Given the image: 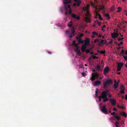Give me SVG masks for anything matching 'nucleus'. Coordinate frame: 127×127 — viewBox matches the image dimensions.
I'll return each instance as SVG.
<instances>
[{"label": "nucleus", "mask_w": 127, "mask_h": 127, "mask_svg": "<svg viewBox=\"0 0 127 127\" xmlns=\"http://www.w3.org/2000/svg\"><path fill=\"white\" fill-rule=\"evenodd\" d=\"M65 1L64 2V9L65 11V14L66 15L68 14L67 11L68 10V9L67 8V7L66 5L68 3H70L71 0H64Z\"/></svg>", "instance_id": "f257e3e1"}, {"label": "nucleus", "mask_w": 127, "mask_h": 127, "mask_svg": "<svg viewBox=\"0 0 127 127\" xmlns=\"http://www.w3.org/2000/svg\"><path fill=\"white\" fill-rule=\"evenodd\" d=\"M92 77L90 78V79L92 81H93L95 80V78L98 79L99 76V74L97 72H93L92 73Z\"/></svg>", "instance_id": "f03ea898"}, {"label": "nucleus", "mask_w": 127, "mask_h": 127, "mask_svg": "<svg viewBox=\"0 0 127 127\" xmlns=\"http://www.w3.org/2000/svg\"><path fill=\"white\" fill-rule=\"evenodd\" d=\"M113 83V81L110 79H109L106 80V82L104 83L103 87L105 89L107 87V85H110Z\"/></svg>", "instance_id": "7ed1b4c3"}, {"label": "nucleus", "mask_w": 127, "mask_h": 127, "mask_svg": "<svg viewBox=\"0 0 127 127\" xmlns=\"http://www.w3.org/2000/svg\"><path fill=\"white\" fill-rule=\"evenodd\" d=\"M101 111L103 113H104L105 114H108V113H107V109L106 106L105 105H103L102 107V108L101 110Z\"/></svg>", "instance_id": "20e7f679"}, {"label": "nucleus", "mask_w": 127, "mask_h": 127, "mask_svg": "<svg viewBox=\"0 0 127 127\" xmlns=\"http://www.w3.org/2000/svg\"><path fill=\"white\" fill-rule=\"evenodd\" d=\"M86 17L85 18V20L87 22H90L91 21L89 17L90 15L88 12H87L86 14Z\"/></svg>", "instance_id": "39448f33"}, {"label": "nucleus", "mask_w": 127, "mask_h": 127, "mask_svg": "<svg viewBox=\"0 0 127 127\" xmlns=\"http://www.w3.org/2000/svg\"><path fill=\"white\" fill-rule=\"evenodd\" d=\"M100 96L102 99L105 98L107 97V93L106 91H103L101 93Z\"/></svg>", "instance_id": "423d86ee"}, {"label": "nucleus", "mask_w": 127, "mask_h": 127, "mask_svg": "<svg viewBox=\"0 0 127 127\" xmlns=\"http://www.w3.org/2000/svg\"><path fill=\"white\" fill-rule=\"evenodd\" d=\"M110 101L111 103V104L113 106L115 105L116 104V100L114 98H110Z\"/></svg>", "instance_id": "0eeeda50"}, {"label": "nucleus", "mask_w": 127, "mask_h": 127, "mask_svg": "<svg viewBox=\"0 0 127 127\" xmlns=\"http://www.w3.org/2000/svg\"><path fill=\"white\" fill-rule=\"evenodd\" d=\"M123 63H119L117 67V71H119L121 70V68L123 67Z\"/></svg>", "instance_id": "6e6552de"}, {"label": "nucleus", "mask_w": 127, "mask_h": 127, "mask_svg": "<svg viewBox=\"0 0 127 127\" xmlns=\"http://www.w3.org/2000/svg\"><path fill=\"white\" fill-rule=\"evenodd\" d=\"M112 37L113 38H116L118 36L119 34L117 32H115L111 34Z\"/></svg>", "instance_id": "1a4fd4ad"}, {"label": "nucleus", "mask_w": 127, "mask_h": 127, "mask_svg": "<svg viewBox=\"0 0 127 127\" xmlns=\"http://www.w3.org/2000/svg\"><path fill=\"white\" fill-rule=\"evenodd\" d=\"M109 68L108 67H106L103 70V73L105 74L107 73H108L109 71Z\"/></svg>", "instance_id": "9d476101"}, {"label": "nucleus", "mask_w": 127, "mask_h": 127, "mask_svg": "<svg viewBox=\"0 0 127 127\" xmlns=\"http://www.w3.org/2000/svg\"><path fill=\"white\" fill-rule=\"evenodd\" d=\"M90 39L89 38H87L84 40V44L86 45H88L90 43Z\"/></svg>", "instance_id": "9b49d317"}, {"label": "nucleus", "mask_w": 127, "mask_h": 127, "mask_svg": "<svg viewBox=\"0 0 127 127\" xmlns=\"http://www.w3.org/2000/svg\"><path fill=\"white\" fill-rule=\"evenodd\" d=\"M86 48V45L85 44H83L81 47V50L83 52H84L85 51V49Z\"/></svg>", "instance_id": "f8f14e48"}, {"label": "nucleus", "mask_w": 127, "mask_h": 127, "mask_svg": "<svg viewBox=\"0 0 127 127\" xmlns=\"http://www.w3.org/2000/svg\"><path fill=\"white\" fill-rule=\"evenodd\" d=\"M71 16L72 17L74 18L77 19L78 20H79L80 19V17L79 16L76 15L74 14H72Z\"/></svg>", "instance_id": "ddd939ff"}, {"label": "nucleus", "mask_w": 127, "mask_h": 127, "mask_svg": "<svg viewBox=\"0 0 127 127\" xmlns=\"http://www.w3.org/2000/svg\"><path fill=\"white\" fill-rule=\"evenodd\" d=\"M101 82L99 80H96L94 82V85L95 86L99 85L101 84Z\"/></svg>", "instance_id": "4468645a"}, {"label": "nucleus", "mask_w": 127, "mask_h": 127, "mask_svg": "<svg viewBox=\"0 0 127 127\" xmlns=\"http://www.w3.org/2000/svg\"><path fill=\"white\" fill-rule=\"evenodd\" d=\"M77 39L78 40V45H79L80 43L82 44L84 42V40H81L80 39H79L78 37L77 36L76 37Z\"/></svg>", "instance_id": "2eb2a0df"}, {"label": "nucleus", "mask_w": 127, "mask_h": 127, "mask_svg": "<svg viewBox=\"0 0 127 127\" xmlns=\"http://www.w3.org/2000/svg\"><path fill=\"white\" fill-rule=\"evenodd\" d=\"M106 43H107V41L106 40H101V42H99V45H100L101 44L103 45Z\"/></svg>", "instance_id": "dca6fc26"}, {"label": "nucleus", "mask_w": 127, "mask_h": 127, "mask_svg": "<svg viewBox=\"0 0 127 127\" xmlns=\"http://www.w3.org/2000/svg\"><path fill=\"white\" fill-rule=\"evenodd\" d=\"M75 32V31L74 30H73L72 31L71 34L69 36L70 38H71L73 36H74L75 35L74 33Z\"/></svg>", "instance_id": "f3484780"}, {"label": "nucleus", "mask_w": 127, "mask_h": 127, "mask_svg": "<svg viewBox=\"0 0 127 127\" xmlns=\"http://www.w3.org/2000/svg\"><path fill=\"white\" fill-rule=\"evenodd\" d=\"M118 83L117 82H116L114 83V88L115 89H117L118 87Z\"/></svg>", "instance_id": "a211bd4d"}, {"label": "nucleus", "mask_w": 127, "mask_h": 127, "mask_svg": "<svg viewBox=\"0 0 127 127\" xmlns=\"http://www.w3.org/2000/svg\"><path fill=\"white\" fill-rule=\"evenodd\" d=\"M105 6L104 5H102L101 4L99 6V8L100 10H104Z\"/></svg>", "instance_id": "6ab92c4d"}, {"label": "nucleus", "mask_w": 127, "mask_h": 127, "mask_svg": "<svg viewBox=\"0 0 127 127\" xmlns=\"http://www.w3.org/2000/svg\"><path fill=\"white\" fill-rule=\"evenodd\" d=\"M121 114L124 116L126 118L127 117V114L125 112H122L121 113Z\"/></svg>", "instance_id": "aec40b11"}, {"label": "nucleus", "mask_w": 127, "mask_h": 127, "mask_svg": "<svg viewBox=\"0 0 127 127\" xmlns=\"http://www.w3.org/2000/svg\"><path fill=\"white\" fill-rule=\"evenodd\" d=\"M95 68L96 69V70L98 71H99L100 70V66L99 65H97L96 67H95Z\"/></svg>", "instance_id": "412c9836"}, {"label": "nucleus", "mask_w": 127, "mask_h": 127, "mask_svg": "<svg viewBox=\"0 0 127 127\" xmlns=\"http://www.w3.org/2000/svg\"><path fill=\"white\" fill-rule=\"evenodd\" d=\"M76 3L77 6H80V4L81 3V1L80 0H79Z\"/></svg>", "instance_id": "4be33fe9"}, {"label": "nucleus", "mask_w": 127, "mask_h": 127, "mask_svg": "<svg viewBox=\"0 0 127 127\" xmlns=\"http://www.w3.org/2000/svg\"><path fill=\"white\" fill-rule=\"evenodd\" d=\"M92 34L93 35H96L97 36H98V33L95 31L93 32H92Z\"/></svg>", "instance_id": "5701e85b"}, {"label": "nucleus", "mask_w": 127, "mask_h": 127, "mask_svg": "<svg viewBox=\"0 0 127 127\" xmlns=\"http://www.w3.org/2000/svg\"><path fill=\"white\" fill-rule=\"evenodd\" d=\"M72 45L73 46H76L77 45H78V44H76V42L75 40H74L73 41V43L72 44Z\"/></svg>", "instance_id": "b1692460"}, {"label": "nucleus", "mask_w": 127, "mask_h": 127, "mask_svg": "<svg viewBox=\"0 0 127 127\" xmlns=\"http://www.w3.org/2000/svg\"><path fill=\"white\" fill-rule=\"evenodd\" d=\"M96 13L97 15H98V18L100 20H102V18L101 15L100 14H98L97 12H96Z\"/></svg>", "instance_id": "393cba45"}, {"label": "nucleus", "mask_w": 127, "mask_h": 127, "mask_svg": "<svg viewBox=\"0 0 127 127\" xmlns=\"http://www.w3.org/2000/svg\"><path fill=\"white\" fill-rule=\"evenodd\" d=\"M103 99H104L103 100V102H106L109 100V99L107 97H105V98H103Z\"/></svg>", "instance_id": "a878e982"}, {"label": "nucleus", "mask_w": 127, "mask_h": 127, "mask_svg": "<svg viewBox=\"0 0 127 127\" xmlns=\"http://www.w3.org/2000/svg\"><path fill=\"white\" fill-rule=\"evenodd\" d=\"M117 9H118V10L117 11V12H119L121 11L122 10V8L121 7H118Z\"/></svg>", "instance_id": "bb28decb"}, {"label": "nucleus", "mask_w": 127, "mask_h": 127, "mask_svg": "<svg viewBox=\"0 0 127 127\" xmlns=\"http://www.w3.org/2000/svg\"><path fill=\"white\" fill-rule=\"evenodd\" d=\"M114 117L118 120H119L120 119V117L119 116L117 115H115L114 116Z\"/></svg>", "instance_id": "cd10ccee"}, {"label": "nucleus", "mask_w": 127, "mask_h": 127, "mask_svg": "<svg viewBox=\"0 0 127 127\" xmlns=\"http://www.w3.org/2000/svg\"><path fill=\"white\" fill-rule=\"evenodd\" d=\"M95 23L96 24H97L99 26H100L101 25V23L100 22H99L98 20H96L95 22Z\"/></svg>", "instance_id": "c85d7f7f"}, {"label": "nucleus", "mask_w": 127, "mask_h": 127, "mask_svg": "<svg viewBox=\"0 0 127 127\" xmlns=\"http://www.w3.org/2000/svg\"><path fill=\"white\" fill-rule=\"evenodd\" d=\"M105 16L106 17H107L108 19H110V18L109 14L108 13H106L105 14Z\"/></svg>", "instance_id": "c756f323"}, {"label": "nucleus", "mask_w": 127, "mask_h": 127, "mask_svg": "<svg viewBox=\"0 0 127 127\" xmlns=\"http://www.w3.org/2000/svg\"><path fill=\"white\" fill-rule=\"evenodd\" d=\"M113 40H112V39H111V40H110V41L109 42H107V44H112L113 43Z\"/></svg>", "instance_id": "7c9ffc66"}, {"label": "nucleus", "mask_w": 127, "mask_h": 127, "mask_svg": "<svg viewBox=\"0 0 127 127\" xmlns=\"http://www.w3.org/2000/svg\"><path fill=\"white\" fill-rule=\"evenodd\" d=\"M120 93L121 94H124L125 93V91L124 90V89H123L121 90L120 91Z\"/></svg>", "instance_id": "2f4dec72"}, {"label": "nucleus", "mask_w": 127, "mask_h": 127, "mask_svg": "<svg viewBox=\"0 0 127 127\" xmlns=\"http://www.w3.org/2000/svg\"><path fill=\"white\" fill-rule=\"evenodd\" d=\"M124 39V38L123 37H122L121 38H118V40L119 41H123Z\"/></svg>", "instance_id": "473e14b6"}, {"label": "nucleus", "mask_w": 127, "mask_h": 127, "mask_svg": "<svg viewBox=\"0 0 127 127\" xmlns=\"http://www.w3.org/2000/svg\"><path fill=\"white\" fill-rule=\"evenodd\" d=\"M115 9V7L114 6H112V7L110 8V11H113Z\"/></svg>", "instance_id": "72a5a7b5"}, {"label": "nucleus", "mask_w": 127, "mask_h": 127, "mask_svg": "<svg viewBox=\"0 0 127 127\" xmlns=\"http://www.w3.org/2000/svg\"><path fill=\"white\" fill-rule=\"evenodd\" d=\"M76 51L77 52V54H79V55H80L81 53H80V50L77 49L76 50Z\"/></svg>", "instance_id": "f704fd0d"}, {"label": "nucleus", "mask_w": 127, "mask_h": 127, "mask_svg": "<svg viewBox=\"0 0 127 127\" xmlns=\"http://www.w3.org/2000/svg\"><path fill=\"white\" fill-rule=\"evenodd\" d=\"M123 57L124 59V60L125 61H127V56H125L124 55L123 56Z\"/></svg>", "instance_id": "c9c22d12"}, {"label": "nucleus", "mask_w": 127, "mask_h": 127, "mask_svg": "<svg viewBox=\"0 0 127 127\" xmlns=\"http://www.w3.org/2000/svg\"><path fill=\"white\" fill-rule=\"evenodd\" d=\"M123 44V43L122 42H121L120 43H118V44H117V46H119L121 45H122Z\"/></svg>", "instance_id": "e433bc0d"}, {"label": "nucleus", "mask_w": 127, "mask_h": 127, "mask_svg": "<svg viewBox=\"0 0 127 127\" xmlns=\"http://www.w3.org/2000/svg\"><path fill=\"white\" fill-rule=\"evenodd\" d=\"M118 108H120L122 109H124L125 108L124 106H121L119 105H118Z\"/></svg>", "instance_id": "4c0bfd02"}, {"label": "nucleus", "mask_w": 127, "mask_h": 127, "mask_svg": "<svg viewBox=\"0 0 127 127\" xmlns=\"http://www.w3.org/2000/svg\"><path fill=\"white\" fill-rule=\"evenodd\" d=\"M81 74L82 76H85L86 75V74L84 72H82Z\"/></svg>", "instance_id": "58836bf2"}, {"label": "nucleus", "mask_w": 127, "mask_h": 127, "mask_svg": "<svg viewBox=\"0 0 127 127\" xmlns=\"http://www.w3.org/2000/svg\"><path fill=\"white\" fill-rule=\"evenodd\" d=\"M124 86L123 85H121L120 87V89L121 90L124 89Z\"/></svg>", "instance_id": "ea45409f"}, {"label": "nucleus", "mask_w": 127, "mask_h": 127, "mask_svg": "<svg viewBox=\"0 0 127 127\" xmlns=\"http://www.w3.org/2000/svg\"><path fill=\"white\" fill-rule=\"evenodd\" d=\"M98 98L100 101L102 100V99H101V98H102V97L100 96H98Z\"/></svg>", "instance_id": "a19ab883"}, {"label": "nucleus", "mask_w": 127, "mask_h": 127, "mask_svg": "<svg viewBox=\"0 0 127 127\" xmlns=\"http://www.w3.org/2000/svg\"><path fill=\"white\" fill-rule=\"evenodd\" d=\"M94 42L95 43H96V42H99V39H96L94 40Z\"/></svg>", "instance_id": "79ce46f5"}, {"label": "nucleus", "mask_w": 127, "mask_h": 127, "mask_svg": "<svg viewBox=\"0 0 127 127\" xmlns=\"http://www.w3.org/2000/svg\"><path fill=\"white\" fill-rule=\"evenodd\" d=\"M124 50H121V53L124 54Z\"/></svg>", "instance_id": "37998d69"}, {"label": "nucleus", "mask_w": 127, "mask_h": 127, "mask_svg": "<svg viewBox=\"0 0 127 127\" xmlns=\"http://www.w3.org/2000/svg\"><path fill=\"white\" fill-rule=\"evenodd\" d=\"M67 4H66V5L67 7V8L68 9V8H70V7H71V6L70 5H68L67 6Z\"/></svg>", "instance_id": "c03bdc74"}, {"label": "nucleus", "mask_w": 127, "mask_h": 127, "mask_svg": "<svg viewBox=\"0 0 127 127\" xmlns=\"http://www.w3.org/2000/svg\"><path fill=\"white\" fill-rule=\"evenodd\" d=\"M91 57L94 59H95L96 56H95L93 55H91Z\"/></svg>", "instance_id": "a18cd8bd"}, {"label": "nucleus", "mask_w": 127, "mask_h": 127, "mask_svg": "<svg viewBox=\"0 0 127 127\" xmlns=\"http://www.w3.org/2000/svg\"><path fill=\"white\" fill-rule=\"evenodd\" d=\"M72 13V11L71 9H70L68 13L70 15H71V14Z\"/></svg>", "instance_id": "49530a36"}, {"label": "nucleus", "mask_w": 127, "mask_h": 127, "mask_svg": "<svg viewBox=\"0 0 127 127\" xmlns=\"http://www.w3.org/2000/svg\"><path fill=\"white\" fill-rule=\"evenodd\" d=\"M105 53V51H102L100 52V53L101 54H104Z\"/></svg>", "instance_id": "de8ad7c7"}, {"label": "nucleus", "mask_w": 127, "mask_h": 127, "mask_svg": "<svg viewBox=\"0 0 127 127\" xmlns=\"http://www.w3.org/2000/svg\"><path fill=\"white\" fill-rule=\"evenodd\" d=\"M72 24L70 23V24H68V25L70 27H71L72 26Z\"/></svg>", "instance_id": "09e8293b"}, {"label": "nucleus", "mask_w": 127, "mask_h": 127, "mask_svg": "<svg viewBox=\"0 0 127 127\" xmlns=\"http://www.w3.org/2000/svg\"><path fill=\"white\" fill-rule=\"evenodd\" d=\"M111 114L112 115H115L116 113L115 112H113L111 113Z\"/></svg>", "instance_id": "8fccbe9b"}, {"label": "nucleus", "mask_w": 127, "mask_h": 127, "mask_svg": "<svg viewBox=\"0 0 127 127\" xmlns=\"http://www.w3.org/2000/svg\"><path fill=\"white\" fill-rule=\"evenodd\" d=\"M86 52L87 53H89L90 52V51L88 49L86 51Z\"/></svg>", "instance_id": "3c124183"}, {"label": "nucleus", "mask_w": 127, "mask_h": 127, "mask_svg": "<svg viewBox=\"0 0 127 127\" xmlns=\"http://www.w3.org/2000/svg\"><path fill=\"white\" fill-rule=\"evenodd\" d=\"M98 93L97 91H95V95L96 96H98L97 94Z\"/></svg>", "instance_id": "603ef678"}, {"label": "nucleus", "mask_w": 127, "mask_h": 127, "mask_svg": "<svg viewBox=\"0 0 127 127\" xmlns=\"http://www.w3.org/2000/svg\"><path fill=\"white\" fill-rule=\"evenodd\" d=\"M83 36L84 34L82 33L80 34L79 35V36L80 37H82Z\"/></svg>", "instance_id": "864d4df0"}, {"label": "nucleus", "mask_w": 127, "mask_h": 127, "mask_svg": "<svg viewBox=\"0 0 127 127\" xmlns=\"http://www.w3.org/2000/svg\"><path fill=\"white\" fill-rule=\"evenodd\" d=\"M59 11L61 13L63 12V10L62 8H60L59 9Z\"/></svg>", "instance_id": "5fc2aeb1"}, {"label": "nucleus", "mask_w": 127, "mask_h": 127, "mask_svg": "<svg viewBox=\"0 0 127 127\" xmlns=\"http://www.w3.org/2000/svg\"><path fill=\"white\" fill-rule=\"evenodd\" d=\"M87 9V8L86 7H85L83 8V10L84 11H86Z\"/></svg>", "instance_id": "6e6d98bb"}, {"label": "nucleus", "mask_w": 127, "mask_h": 127, "mask_svg": "<svg viewBox=\"0 0 127 127\" xmlns=\"http://www.w3.org/2000/svg\"><path fill=\"white\" fill-rule=\"evenodd\" d=\"M107 95H109V97H111L112 96V95H111L109 94V93H107Z\"/></svg>", "instance_id": "4d7b16f0"}, {"label": "nucleus", "mask_w": 127, "mask_h": 127, "mask_svg": "<svg viewBox=\"0 0 127 127\" xmlns=\"http://www.w3.org/2000/svg\"><path fill=\"white\" fill-rule=\"evenodd\" d=\"M113 110L114 111H117V109L115 108H114L113 109Z\"/></svg>", "instance_id": "13d9d810"}, {"label": "nucleus", "mask_w": 127, "mask_h": 127, "mask_svg": "<svg viewBox=\"0 0 127 127\" xmlns=\"http://www.w3.org/2000/svg\"><path fill=\"white\" fill-rule=\"evenodd\" d=\"M119 124V122H118V121H116V122L115 123V125H118V124Z\"/></svg>", "instance_id": "bf43d9fd"}, {"label": "nucleus", "mask_w": 127, "mask_h": 127, "mask_svg": "<svg viewBox=\"0 0 127 127\" xmlns=\"http://www.w3.org/2000/svg\"><path fill=\"white\" fill-rule=\"evenodd\" d=\"M121 48V47L120 46H119L118 47H117L116 48L118 50L120 49Z\"/></svg>", "instance_id": "052dcab7"}, {"label": "nucleus", "mask_w": 127, "mask_h": 127, "mask_svg": "<svg viewBox=\"0 0 127 127\" xmlns=\"http://www.w3.org/2000/svg\"><path fill=\"white\" fill-rule=\"evenodd\" d=\"M47 52H48V53L49 54L51 55L52 54V53L50 51H48Z\"/></svg>", "instance_id": "680f3d73"}, {"label": "nucleus", "mask_w": 127, "mask_h": 127, "mask_svg": "<svg viewBox=\"0 0 127 127\" xmlns=\"http://www.w3.org/2000/svg\"><path fill=\"white\" fill-rule=\"evenodd\" d=\"M73 6H77L76 3H74L73 4Z\"/></svg>", "instance_id": "e2e57ef3"}, {"label": "nucleus", "mask_w": 127, "mask_h": 127, "mask_svg": "<svg viewBox=\"0 0 127 127\" xmlns=\"http://www.w3.org/2000/svg\"><path fill=\"white\" fill-rule=\"evenodd\" d=\"M124 54L127 55V50L125 52Z\"/></svg>", "instance_id": "0e129e2a"}, {"label": "nucleus", "mask_w": 127, "mask_h": 127, "mask_svg": "<svg viewBox=\"0 0 127 127\" xmlns=\"http://www.w3.org/2000/svg\"><path fill=\"white\" fill-rule=\"evenodd\" d=\"M65 32L66 33H68L69 32V31L68 30L66 31Z\"/></svg>", "instance_id": "69168bd1"}, {"label": "nucleus", "mask_w": 127, "mask_h": 127, "mask_svg": "<svg viewBox=\"0 0 127 127\" xmlns=\"http://www.w3.org/2000/svg\"><path fill=\"white\" fill-rule=\"evenodd\" d=\"M79 0H74V2H76L78 1Z\"/></svg>", "instance_id": "338daca9"}, {"label": "nucleus", "mask_w": 127, "mask_h": 127, "mask_svg": "<svg viewBox=\"0 0 127 127\" xmlns=\"http://www.w3.org/2000/svg\"><path fill=\"white\" fill-rule=\"evenodd\" d=\"M125 98L126 100H127V94L126 95H125Z\"/></svg>", "instance_id": "774afa93"}]
</instances>
